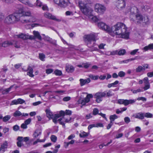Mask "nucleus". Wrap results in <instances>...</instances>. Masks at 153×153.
<instances>
[{
	"label": "nucleus",
	"mask_w": 153,
	"mask_h": 153,
	"mask_svg": "<svg viewBox=\"0 0 153 153\" xmlns=\"http://www.w3.org/2000/svg\"><path fill=\"white\" fill-rule=\"evenodd\" d=\"M27 3L26 4H27L30 7H34L35 5H33L31 3H30V2H29L28 0H27L26 1Z\"/></svg>",
	"instance_id": "6e6d98bb"
},
{
	"label": "nucleus",
	"mask_w": 153,
	"mask_h": 153,
	"mask_svg": "<svg viewBox=\"0 0 153 153\" xmlns=\"http://www.w3.org/2000/svg\"><path fill=\"white\" fill-rule=\"evenodd\" d=\"M13 87V85L11 86L9 88H7L3 91L2 92V94H7L10 91L11 88Z\"/></svg>",
	"instance_id": "c756f323"
},
{
	"label": "nucleus",
	"mask_w": 153,
	"mask_h": 153,
	"mask_svg": "<svg viewBox=\"0 0 153 153\" xmlns=\"http://www.w3.org/2000/svg\"><path fill=\"white\" fill-rule=\"evenodd\" d=\"M80 84L81 86H82L85 84H88L90 82V79L88 78L86 79H80L79 80Z\"/></svg>",
	"instance_id": "412c9836"
},
{
	"label": "nucleus",
	"mask_w": 153,
	"mask_h": 153,
	"mask_svg": "<svg viewBox=\"0 0 153 153\" xmlns=\"http://www.w3.org/2000/svg\"><path fill=\"white\" fill-rule=\"evenodd\" d=\"M21 128L23 129H26L27 128V125L25 123H23L21 125Z\"/></svg>",
	"instance_id": "e2e57ef3"
},
{
	"label": "nucleus",
	"mask_w": 153,
	"mask_h": 153,
	"mask_svg": "<svg viewBox=\"0 0 153 153\" xmlns=\"http://www.w3.org/2000/svg\"><path fill=\"white\" fill-rule=\"evenodd\" d=\"M93 97V95L91 94H88L86 97L81 101L80 103L83 105H85L86 103L90 101V99L92 98Z\"/></svg>",
	"instance_id": "f3484780"
},
{
	"label": "nucleus",
	"mask_w": 153,
	"mask_h": 153,
	"mask_svg": "<svg viewBox=\"0 0 153 153\" xmlns=\"http://www.w3.org/2000/svg\"><path fill=\"white\" fill-rule=\"evenodd\" d=\"M144 113L142 112L137 113L134 114L132 116L136 118L143 120L144 118Z\"/></svg>",
	"instance_id": "aec40b11"
},
{
	"label": "nucleus",
	"mask_w": 153,
	"mask_h": 153,
	"mask_svg": "<svg viewBox=\"0 0 153 153\" xmlns=\"http://www.w3.org/2000/svg\"><path fill=\"white\" fill-rule=\"evenodd\" d=\"M106 95V91L103 92H98L95 94L94 97L96 99V101L98 103H100L102 101V97H105Z\"/></svg>",
	"instance_id": "9b49d317"
},
{
	"label": "nucleus",
	"mask_w": 153,
	"mask_h": 153,
	"mask_svg": "<svg viewBox=\"0 0 153 153\" xmlns=\"http://www.w3.org/2000/svg\"><path fill=\"white\" fill-rule=\"evenodd\" d=\"M91 16V18L92 21L94 22H97L99 21V19L96 16Z\"/></svg>",
	"instance_id": "79ce46f5"
},
{
	"label": "nucleus",
	"mask_w": 153,
	"mask_h": 153,
	"mask_svg": "<svg viewBox=\"0 0 153 153\" xmlns=\"http://www.w3.org/2000/svg\"><path fill=\"white\" fill-rule=\"evenodd\" d=\"M33 33L34 36H33L34 37V39H35V38H36L39 40H42V37L39 32L34 30L33 31Z\"/></svg>",
	"instance_id": "5701e85b"
},
{
	"label": "nucleus",
	"mask_w": 153,
	"mask_h": 153,
	"mask_svg": "<svg viewBox=\"0 0 153 153\" xmlns=\"http://www.w3.org/2000/svg\"><path fill=\"white\" fill-rule=\"evenodd\" d=\"M11 118V116L9 115H7L4 116L3 119V121L4 122H7Z\"/></svg>",
	"instance_id": "ea45409f"
},
{
	"label": "nucleus",
	"mask_w": 153,
	"mask_h": 153,
	"mask_svg": "<svg viewBox=\"0 0 153 153\" xmlns=\"http://www.w3.org/2000/svg\"><path fill=\"white\" fill-rule=\"evenodd\" d=\"M131 13L133 14L130 15V20L132 22L139 24L141 23H147L148 21V18L147 16L143 17L140 14H135L137 12V9L136 7L132 8L131 9Z\"/></svg>",
	"instance_id": "7ed1b4c3"
},
{
	"label": "nucleus",
	"mask_w": 153,
	"mask_h": 153,
	"mask_svg": "<svg viewBox=\"0 0 153 153\" xmlns=\"http://www.w3.org/2000/svg\"><path fill=\"white\" fill-rule=\"evenodd\" d=\"M66 70L68 72H71L74 70V67L71 65H67L66 66Z\"/></svg>",
	"instance_id": "cd10ccee"
},
{
	"label": "nucleus",
	"mask_w": 153,
	"mask_h": 153,
	"mask_svg": "<svg viewBox=\"0 0 153 153\" xmlns=\"http://www.w3.org/2000/svg\"><path fill=\"white\" fill-rule=\"evenodd\" d=\"M106 94L107 96L108 97L114 95L111 90H109L107 92H106Z\"/></svg>",
	"instance_id": "3c124183"
},
{
	"label": "nucleus",
	"mask_w": 153,
	"mask_h": 153,
	"mask_svg": "<svg viewBox=\"0 0 153 153\" xmlns=\"http://www.w3.org/2000/svg\"><path fill=\"white\" fill-rule=\"evenodd\" d=\"M33 69L32 68H30L29 70L27 72V74L30 77H33L34 76V75L33 74Z\"/></svg>",
	"instance_id": "58836bf2"
},
{
	"label": "nucleus",
	"mask_w": 153,
	"mask_h": 153,
	"mask_svg": "<svg viewBox=\"0 0 153 153\" xmlns=\"http://www.w3.org/2000/svg\"><path fill=\"white\" fill-rule=\"evenodd\" d=\"M45 139L40 140L39 139H37L33 143L32 145H35L37 144L38 142H44L45 141Z\"/></svg>",
	"instance_id": "4c0bfd02"
},
{
	"label": "nucleus",
	"mask_w": 153,
	"mask_h": 153,
	"mask_svg": "<svg viewBox=\"0 0 153 153\" xmlns=\"http://www.w3.org/2000/svg\"><path fill=\"white\" fill-rule=\"evenodd\" d=\"M131 91H132L133 93L134 94H137V93L140 92L142 91L140 89H138L137 90H133L132 89L131 90Z\"/></svg>",
	"instance_id": "603ef678"
},
{
	"label": "nucleus",
	"mask_w": 153,
	"mask_h": 153,
	"mask_svg": "<svg viewBox=\"0 0 153 153\" xmlns=\"http://www.w3.org/2000/svg\"><path fill=\"white\" fill-rule=\"evenodd\" d=\"M94 8L95 11L100 15L103 14L106 10V7L104 5L99 3L96 4Z\"/></svg>",
	"instance_id": "6e6552de"
},
{
	"label": "nucleus",
	"mask_w": 153,
	"mask_h": 153,
	"mask_svg": "<svg viewBox=\"0 0 153 153\" xmlns=\"http://www.w3.org/2000/svg\"><path fill=\"white\" fill-rule=\"evenodd\" d=\"M54 73L57 76H60L62 74V71L58 70H55Z\"/></svg>",
	"instance_id": "a18cd8bd"
},
{
	"label": "nucleus",
	"mask_w": 153,
	"mask_h": 153,
	"mask_svg": "<svg viewBox=\"0 0 153 153\" xmlns=\"http://www.w3.org/2000/svg\"><path fill=\"white\" fill-rule=\"evenodd\" d=\"M124 120L125 122L127 124L129 123L131 121L130 118L128 117H126L124 118Z\"/></svg>",
	"instance_id": "09e8293b"
},
{
	"label": "nucleus",
	"mask_w": 153,
	"mask_h": 153,
	"mask_svg": "<svg viewBox=\"0 0 153 153\" xmlns=\"http://www.w3.org/2000/svg\"><path fill=\"white\" fill-rule=\"evenodd\" d=\"M138 100H141L143 101H146V99L143 97H139L137 98V99Z\"/></svg>",
	"instance_id": "5fc2aeb1"
},
{
	"label": "nucleus",
	"mask_w": 153,
	"mask_h": 153,
	"mask_svg": "<svg viewBox=\"0 0 153 153\" xmlns=\"http://www.w3.org/2000/svg\"><path fill=\"white\" fill-rule=\"evenodd\" d=\"M111 142H112V141L111 140L108 143H107L106 144H101V145H100L99 146V147L100 149H102V147L104 146H108V145H109L111 143Z\"/></svg>",
	"instance_id": "de8ad7c7"
},
{
	"label": "nucleus",
	"mask_w": 153,
	"mask_h": 153,
	"mask_svg": "<svg viewBox=\"0 0 153 153\" xmlns=\"http://www.w3.org/2000/svg\"><path fill=\"white\" fill-rule=\"evenodd\" d=\"M25 102V101L24 100L21 98H19L17 100H12L10 104V105H11L18 104H22L24 103Z\"/></svg>",
	"instance_id": "a211bd4d"
},
{
	"label": "nucleus",
	"mask_w": 153,
	"mask_h": 153,
	"mask_svg": "<svg viewBox=\"0 0 153 153\" xmlns=\"http://www.w3.org/2000/svg\"><path fill=\"white\" fill-rule=\"evenodd\" d=\"M24 7H21L14 13L9 15L5 18L4 22L7 24H13L20 21L22 23Z\"/></svg>",
	"instance_id": "f03ea898"
},
{
	"label": "nucleus",
	"mask_w": 153,
	"mask_h": 153,
	"mask_svg": "<svg viewBox=\"0 0 153 153\" xmlns=\"http://www.w3.org/2000/svg\"><path fill=\"white\" fill-rule=\"evenodd\" d=\"M138 50V49H136L133 50L131 52L130 54L132 55H135Z\"/></svg>",
	"instance_id": "13d9d810"
},
{
	"label": "nucleus",
	"mask_w": 153,
	"mask_h": 153,
	"mask_svg": "<svg viewBox=\"0 0 153 153\" xmlns=\"http://www.w3.org/2000/svg\"><path fill=\"white\" fill-rule=\"evenodd\" d=\"M44 16L49 19H52L57 22H59L61 21V19H57L56 16L54 15H52L50 13L46 12L44 14Z\"/></svg>",
	"instance_id": "dca6fc26"
},
{
	"label": "nucleus",
	"mask_w": 153,
	"mask_h": 153,
	"mask_svg": "<svg viewBox=\"0 0 153 153\" xmlns=\"http://www.w3.org/2000/svg\"><path fill=\"white\" fill-rule=\"evenodd\" d=\"M19 128V127L18 125H15L13 126V129L15 131H17Z\"/></svg>",
	"instance_id": "338daca9"
},
{
	"label": "nucleus",
	"mask_w": 153,
	"mask_h": 153,
	"mask_svg": "<svg viewBox=\"0 0 153 153\" xmlns=\"http://www.w3.org/2000/svg\"><path fill=\"white\" fill-rule=\"evenodd\" d=\"M143 81L145 84L149 83L148 78L147 77H145L143 79Z\"/></svg>",
	"instance_id": "774afa93"
},
{
	"label": "nucleus",
	"mask_w": 153,
	"mask_h": 153,
	"mask_svg": "<svg viewBox=\"0 0 153 153\" xmlns=\"http://www.w3.org/2000/svg\"><path fill=\"white\" fill-rule=\"evenodd\" d=\"M88 133L83 131L79 134V135L81 137H85L88 136Z\"/></svg>",
	"instance_id": "c9c22d12"
},
{
	"label": "nucleus",
	"mask_w": 153,
	"mask_h": 153,
	"mask_svg": "<svg viewBox=\"0 0 153 153\" xmlns=\"http://www.w3.org/2000/svg\"><path fill=\"white\" fill-rule=\"evenodd\" d=\"M22 113L19 111H16L14 113L13 115L14 117H19L21 116Z\"/></svg>",
	"instance_id": "a19ab883"
},
{
	"label": "nucleus",
	"mask_w": 153,
	"mask_h": 153,
	"mask_svg": "<svg viewBox=\"0 0 153 153\" xmlns=\"http://www.w3.org/2000/svg\"><path fill=\"white\" fill-rule=\"evenodd\" d=\"M72 118L69 116L65 115L62 117L58 120L59 123L62 125L63 127L65 128V123H69L71 122V120Z\"/></svg>",
	"instance_id": "1a4fd4ad"
},
{
	"label": "nucleus",
	"mask_w": 153,
	"mask_h": 153,
	"mask_svg": "<svg viewBox=\"0 0 153 153\" xmlns=\"http://www.w3.org/2000/svg\"><path fill=\"white\" fill-rule=\"evenodd\" d=\"M111 33L113 32L118 37L128 39L129 37V33L127 28L123 23H118L111 28Z\"/></svg>",
	"instance_id": "f257e3e1"
},
{
	"label": "nucleus",
	"mask_w": 153,
	"mask_h": 153,
	"mask_svg": "<svg viewBox=\"0 0 153 153\" xmlns=\"http://www.w3.org/2000/svg\"><path fill=\"white\" fill-rule=\"evenodd\" d=\"M23 13V19L22 20V23H27L31 22H36L37 19L34 17L31 16V13L30 11L25 12L24 10Z\"/></svg>",
	"instance_id": "423d86ee"
},
{
	"label": "nucleus",
	"mask_w": 153,
	"mask_h": 153,
	"mask_svg": "<svg viewBox=\"0 0 153 153\" xmlns=\"http://www.w3.org/2000/svg\"><path fill=\"white\" fill-rule=\"evenodd\" d=\"M11 45H13L16 48H19L20 47L18 43L15 41L12 42L5 41L2 44V46L4 47H7Z\"/></svg>",
	"instance_id": "ddd939ff"
},
{
	"label": "nucleus",
	"mask_w": 153,
	"mask_h": 153,
	"mask_svg": "<svg viewBox=\"0 0 153 153\" xmlns=\"http://www.w3.org/2000/svg\"><path fill=\"white\" fill-rule=\"evenodd\" d=\"M89 76L90 78L93 80H97L99 78L98 76H94L92 74H90Z\"/></svg>",
	"instance_id": "37998d69"
},
{
	"label": "nucleus",
	"mask_w": 153,
	"mask_h": 153,
	"mask_svg": "<svg viewBox=\"0 0 153 153\" xmlns=\"http://www.w3.org/2000/svg\"><path fill=\"white\" fill-rule=\"evenodd\" d=\"M81 11L86 16H91L93 11L92 8L88 6L86 3L82 1H79L78 2Z\"/></svg>",
	"instance_id": "39448f33"
},
{
	"label": "nucleus",
	"mask_w": 153,
	"mask_h": 153,
	"mask_svg": "<svg viewBox=\"0 0 153 153\" xmlns=\"http://www.w3.org/2000/svg\"><path fill=\"white\" fill-rule=\"evenodd\" d=\"M99 110L98 109L95 108L93 109V114L94 115H95L98 114Z\"/></svg>",
	"instance_id": "8fccbe9b"
},
{
	"label": "nucleus",
	"mask_w": 153,
	"mask_h": 153,
	"mask_svg": "<svg viewBox=\"0 0 153 153\" xmlns=\"http://www.w3.org/2000/svg\"><path fill=\"white\" fill-rule=\"evenodd\" d=\"M8 146V143L7 142L5 141L1 144V147H0V151H2L3 153H4L5 149L7 148Z\"/></svg>",
	"instance_id": "6ab92c4d"
},
{
	"label": "nucleus",
	"mask_w": 153,
	"mask_h": 153,
	"mask_svg": "<svg viewBox=\"0 0 153 153\" xmlns=\"http://www.w3.org/2000/svg\"><path fill=\"white\" fill-rule=\"evenodd\" d=\"M34 5L36 7H41L42 5V4L39 0H37Z\"/></svg>",
	"instance_id": "473e14b6"
},
{
	"label": "nucleus",
	"mask_w": 153,
	"mask_h": 153,
	"mask_svg": "<svg viewBox=\"0 0 153 153\" xmlns=\"http://www.w3.org/2000/svg\"><path fill=\"white\" fill-rule=\"evenodd\" d=\"M136 101L134 100H124L119 99L117 100V103L120 104H123L125 106H127L129 104L134 103Z\"/></svg>",
	"instance_id": "f8f14e48"
},
{
	"label": "nucleus",
	"mask_w": 153,
	"mask_h": 153,
	"mask_svg": "<svg viewBox=\"0 0 153 153\" xmlns=\"http://www.w3.org/2000/svg\"><path fill=\"white\" fill-rule=\"evenodd\" d=\"M144 117H145L147 118H152L153 117V115L149 112L144 113Z\"/></svg>",
	"instance_id": "7c9ffc66"
},
{
	"label": "nucleus",
	"mask_w": 153,
	"mask_h": 153,
	"mask_svg": "<svg viewBox=\"0 0 153 153\" xmlns=\"http://www.w3.org/2000/svg\"><path fill=\"white\" fill-rule=\"evenodd\" d=\"M118 118L116 114H114L113 115H111L110 116V121L113 122L114 121V120Z\"/></svg>",
	"instance_id": "2f4dec72"
},
{
	"label": "nucleus",
	"mask_w": 153,
	"mask_h": 153,
	"mask_svg": "<svg viewBox=\"0 0 153 153\" xmlns=\"http://www.w3.org/2000/svg\"><path fill=\"white\" fill-rule=\"evenodd\" d=\"M59 115L60 116V117H61L62 116H65V112L64 111H59Z\"/></svg>",
	"instance_id": "4d7b16f0"
},
{
	"label": "nucleus",
	"mask_w": 153,
	"mask_h": 153,
	"mask_svg": "<svg viewBox=\"0 0 153 153\" xmlns=\"http://www.w3.org/2000/svg\"><path fill=\"white\" fill-rule=\"evenodd\" d=\"M65 15L66 16L73 15V13L71 11H68L65 12Z\"/></svg>",
	"instance_id": "0e129e2a"
},
{
	"label": "nucleus",
	"mask_w": 153,
	"mask_h": 153,
	"mask_svg": "<svg viewBox=\"0 0 153 153\" xmlns=\"http://www.w3.org/2000/svg\"><path fill=\"white\" fill-rule=\"evenodd\" d=\"M46 116L49 119L52 118L53 115L52 113L50 110L47 109L46 110Z\"/></svg>",
	"instance_id": "393cba45"
},
{
	"label": "nucleus",
	"mask_w": 153,
	"mask_h": 153,
	"mask_svg": "<svg viewBox=\"0 0 153 153\" xmlns=\"http://www.w3.org/2000/svg\"><path fill=\"white\" fill-rule=\"evenodd\" d=\"M119 82L118 80L115 81L114 82L109 84L107 85V87L108 88L111 87H116L117 85L119 83Z\"/></svg>",
	"instance_id": "a878e982"
},
{
	"label": "nucleus",
	"mask_w": 153,
	"mask_h": 153,
	"mask_svg": "<svg viewBox=\"0 0 153 153\" xmlns=\"http://www.w3.org/2000/svg\"><path fill=\"white\" fill-rule=\"evenodd\" d=\"M115 5L119 10L123 9L126 6V2L125 0H117Z\"/></svg>",
	"instance_id": "2eb2a0df"
},
{
	"label": "nucleus",
	"mask_w": 153,
	"mask_h": 153,
	"mask_svg": "<svg viewBox=\"0 0 153 153\" xmlns=\"http://www.w3.org/2000/svg\"><path fill=\"white\" fill-rule=\"evenodd\" d=\"M42 131L40 129H36L33 134V137L36 138L41 134Z\"/></svg>",
	"instance_id": "4be33fe9"
},
{
	"label": "nucleus",
	"mask_w": 153,
	"mask_h": 153,
	"mask_svg": "<svg viewBox=\"0 0 153 153\" xmlns=\"http://www.w3.org/2000/svg\"><path fill=\"white\" fill-rule=\"evenodd\" d=\"M31 119L30 118H28L25 121V123L27 125L29 124L31 122Z\"/></svg>",
	"instance_id": "680f3d73"
},
{
	"label": "nucleus",
	"mask_w": 153,
	"mask_h": 153,
	"mask_svg": "<svg viewBox=\"0 0 153 153\" xmlns=\"http://www.w3.org/2000/svg\"><path fill=\"white\" fill-rule=\"evenodd\" d=\"M126 51L124 49H121L118 51V55L121 56L123 55L126 53Z\"/></svg>",
	"instance_id": "f704fd0d"
},
{
	"label": "nucleus",
	"mask_w": 153,
	"mask_h": 153,
	"mask_svg": "<svg viewBox=\"0 0 153 153\" xmlns=\"http://www.w3.org/2000/svg\"><path fill=\"white\" fill-rule=\"evenodd\" d=\"M15 38H21L23 40H25L27 39H34V37L32 35H29L28 34H24L23 33H21L19 35H16Z\"/></svg>",
	"instance_id": "4468645a"
},
{
	"label": "nucleus",
	"mask_w": 153,
	"mask_h": 153,
	"mask_svg": "<svg viewBox=\"0 0 153 153\" xmlns=\"http://www.w3.org/2000/svg\"><path fill=\"white\" fill-rule=\"evenodd\" d=\"M17 140H18L16 143L17 146L18 147H20L22 145V141H23V137H18Z\"/></svg>",
	"instance_id": "b1692460"
},
{
	"label": "nucleus",
	"mask_w": 153,
	"mask_h": 153,
	"mask_svg": "<svg viewBox=\"0 0 153 153\" xmlns=\"http://www.w3.org/2000/svg\"><path fill=\"white\" fill-rule=\"evenodd\" d=\"M39 59L42 61H44L45 60V55L43 53H41L39 54Z\"/></svg>",
	"instance_id": "e433bc0d"
},
{
	"label": "nucleus",
	"mask_w": 153,
	"mask_h": 153,
	"mask_svg": "<svg viewBox=\"0 0 153 153\" xmlns=\"http://www.w3.org/2000/svg\"><path fill=\"white\" fill-rule=\"evenodd\" d=\"M54 2L61 7L65 8L68 6H73V4L69 0H54Z\"/></svg>",
	"instance_id": "0eeeda50"
},
{
	"label": "nucleus",
	"mask_w": 153,
	"mask_h": 153,
	"mask_svg": "<svg viewBox=\"0 0 153 153\" xmlns=\"http://www.w3.org/2000/svg\"><path fill=\"white\" fill-rule=\"evenodd\" d=\"M145 51H146L149 50L153 49V43L149 44L147 46H145L143 49Z\"/></svg>",
	"instance_id": "bb28decb"
},
{
	"label": "nucleus",
	"mask_w": 153,
	"mask_h": 153,
	"mask_svg": "<svg viewBox=\"0 0 153 153\" xmlns=\"http://www.w3.org/2000/svg\"><path fill=\"white\" fill-rule=\"evenodd\" d=\"M42 10H44V11H48V8L47 7V6L45 5V4H44V5H43L42 4Z\"/></svg>",
	"instance_id": "864d4df0"
},
{
	"label": "nucleus",
	"mask_w": 153,
	"mask_h": 153,
	"mask_svg": "<svg viewBox=\"0 0 153 153\" xmlns=\"http://www.w3.org/2000/svg\"><path fill=\"white\" fill-rule=\"evenodd\" d=\"M65 114H66V115H70L71 114V111L69 110H66L65 112Z\"/></svg>",
	"instance_id": "69168bd1"
},
{
	"label": "nucleus",
	"mask_w": 153,
	"mask_h": 153,
	"mask_svg": "<svg viewBox=\"0 0 153 153\" xmlns=\"http://www.w3.org/2000/svg\"><path fill=\"white\" fill-rule=\"evenodd\" d=\"M51 140L53 142H55L57 140V137L54 135H51Z\"/></svg>",
	"instance_id": "49530a36"
},
{
	"label": "nucleus",
	"mask_w": 153,
	"mask_h": 153,
	"mask_svg": "<svg viewBox=\"0 0 153 153\" xmlns=\"http://www.w3.org/2000/svg\"><path fill=\"white\" fill-rule=\"evenodd\" d=\"M71 97H64L63 99V100L64 101L67 102L71 100Z\"/></svg>",
	"instance_id": "bf43d9fd"
},
{
	"label": "nucleus",
	"mask_w": 153,
	"mask_h": 153,
	"mask_svg": "<svg viewBox=\"0 0 153 153\" xmlns=\"http://www.w3.org/2000/svg\"><path fill=\"white\" fill-rule=\"evenodd\" d=\"M44 39L47 41L51 43H53V41L52 40V39L48 36H45V37L44 38Z\"/></svg>",
	"instance_id": "72a5a7b5"
},
{
	"label": "nucleus",
	"mask_w": 153,
	"mask_h": 153,
	"mask_svg": "<svg viewBox=\"0 0 153 153\" xmlns=\"http://www.w3.org/2000/svg\"><path fill=\"white\" fill-rule=\"evenodd\" d=\"M118 76H120V77H124L125 75V73L122 71H120L118 73Z\"/></svg>",
	"instance_id": "c03bdc74"
},
{
	"label": "nucleus",
	"mask_w": 153,
	"mask_h": 153,
	"mask_svg": "<svg viewBox=\"0 0 153 153\" xmlns=\"http://www.w3.org/2000/svg\"><path fill=\"white\" fill-rule=\"evenodd\" d=\"M145 86L144 87V90H146L150 88V85L149 83L145 84Z\"/></svg>",
	"instance_id": "052dcab7"
},
{
	"label": "nucleus",
	"mask_w": 153,
	"mask_h": 153,
	"mask_svg": "<svg viewBox=\"0 0 153 153\" xmlns=\"http://www.w3.org/2000/svg\"><path fill=\"white\" fill-rule=\"evenodd\" d=\"M98 26L100 29L105 30L109 33H111V30L108 26L106 25L102 22H100L98 23Z\"/></svg>",
	"instance_id": "9d476101"
},
{
	"label": "nucleus",
	"mask_w": 153,
	"mask_h": 153,
	"mask_svg": "<svg viewBox=\"0 0 153 153\" xmlns=\"http://www.w3.org/2000/svg\"><path fill=\"white\" fill-rule=\"evenodd\" d=\"M145 68L141 66H138L136 68V71L137 72H140L145 70Z\"/></svg>",
	"instance_id": "c85d7f7f"
},
{
	"label": "nucleus",
	"mask_w": 153,
	"mask_h": 153,
	"mask_svg": "<svg viewBox=\"0 0 153 153\" xmlns=\"http://www.w3.org/2000/svg\"><path fill=\"white\" fill-rule=\"evenodd\" d=\"M97 36V34L94 33L84 36L85 40L87 42L88 46L91 49L92 51H99L97 47H94L95 45V42L98 39Z\"/></svg>",
	"instance_id": "20e7f679"
}]
</instances>
